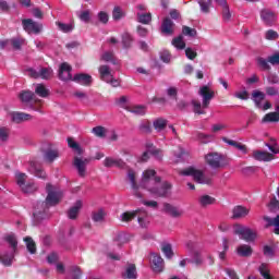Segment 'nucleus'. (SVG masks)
I'll return each instance as SVG.
<instances>
[{
  "mask_svg": "<svg viewBox=\"0 0 279 279\" xmlns=\"http://www.w3.org/2000/svg\"><path fill=\"white\" fill-rule=\"evenodd\" d=\"M182 33L184 36H190L191 38H195V36H197V31L189 26H183Z\"/></svg>",
  "mask_w": 279,
  "mask_h": 279,
  "instance_id": "nucleus-55",
  "label": "nucleus"
},
{
  "mask_svg": "<svg viewBox=\"0 0 279 279\" xmlns=\"http://www.w3.org/2000/svg\"><path fill=\"white\" fill-rule=\"evenodd\" d=\"M150 266L155 274H160L165 270V259L158 253L150 254Z\"/></svg>",
  "mask_w": 279,
  "mask_h": 279,
  "instance_id": "nucleus-13",
  "label": "nucleus"
},
{
  "mask_svg": "<svg viewBox=\"0 0 279 279\" xmlns=\"http://www.w3.org/2000/svg\"><path fill=\"white\" fill-rule=\"evenodd\" d=\"M34 98V93L32 92H22L20 94V99L23 101V104H28V101H32Z\"/></svg>",
  "mask_w": 279,
  "mask_h": 279,
  "instance_id": "nucleus-54",
  "label": "nucleus"
},
{
  "mask_svg": "<svg viewBox=\"0 0 279 279\" xmlns=\"http://www.w3.org/2000/svg\"><path fill=\"white\" fill-rule=\"evenodd\" d=\"M72 82H76V84H81L82 86H90L93 84V76L84 73L75 74Z\"/></svg>",
  "mask_w": 279,
  "mask_h": 279,
  "instance_id": "nucleus-20",
  "label": "nucleus"
},
{
  "mask_svg": "<svg viewBox=\"0 0 279 279\" xmlns=\"http://www.w3.org/2000/svg\"><path fill=\"white\" fill-rule=\"evenodd\" d=\"M205 162L211 169H223V167L227 165L226 157L218 153H208L205 156Z\"/></svg>",
  "mask_w": 279,
  "mask_h": 279,
  "instance_id": "nucleus-6",
  "label": "nucleus"
},
{
  "mask_svg": "<svg viewBox=\"0 0 279 279\" xmlns=\"http://www.w3.org/2000/svg\"><path fill=\"white\" fill-rule=\"evenodd\" d=\"M129 112L136 114L137 117H143L147 112L145 106H132L126 109Z\"/></svg>",
  "mask_w": 279,
  "mask_h": 279,
  "instance_id": "nucleus-36",
  "label": "nucleus"
},
{
  "mask_svg": "<svg viewBox=\"0 0 279 279\" xmlns=\"http://www.w3.org/2000/svg\"><path fill=\"white\" fill-rule=\"evenodd\" d=\"M35 95H38V97L46 99V97H49L50 92H49V88H47V86H45L44 84H36Z\"/></svg>",
  "mask_w": 279,
  "mask_h": 279,
  "instance_id": "nucleus-30",
  "label": "nucleus"
},
{
  "mask_svg": "<svg viewBox=\"0 0 279 279\" xmlns=\"http://www.w3.org/2000/svg\"><path fill=\"white\" fill-rule=\"evenodd\" d=\"M161 252L165 254L166 258H173V248L169 243L161 244Z\"/></svg>",
  "mask_w": 279,
  "mask_h": 279,
  "instance_id": "nucleus-41",
  "label": "nucleus"
},
{
  "mask_svg": "<svg viewBox=\"0 0 279 279\" xmlns=\"http://www.w3.org/2000/svg\"><path fill=\"white\" fill-rule=\"evenodd\" d=\"M72 68L69 65V63L64 62L61 63L59 66V80L62 82H73V75L71 74Z\"/></svg>",
  "mask_w": 279,
  "mask_h": 279,
  "instance_id": "nucleus-15",
  "label": "nucleus"
},
{
  "mask_svg": "<svg viewBox=\"0 0 279 279\" xmlns=\"http://www.w3.org/2000/svg\"><path fill=\"white\" fill-rule=\"evenodd\" d=\"M46 191L48 193L45 203L47 208H49V206H58L63 197L62 191L51 184L46 186Z\"/></svg>",
  "mask_w": 279,
  "mask_h": 279,
  "instance_id": "nucleus-5",
  "label": "nucleus"
},
{
  "mask_svg": "<svg viewBox=\"0 0 279 279\" xmlns=\"http://www.w3.org/2000/svg\"><path fill=\"white\" fill-rule=\"evenodd\" d=\"M80 210H82V201H76V203L68 211L69 219H77Z\"/></svg>",
  "mask_w": 279,
  "mask_h": 279,
  "instance_id": "nucleus-29",
  "label": "nucleus"
},
{
  "mask_svg": "<svg viewBox=\"0 0 279 279\" xmlns=\"http://www.w3.org/2000/svg\"><path fill=\"white\" fill-rule=\"evenodd\" d=\"M73 165L81 178L86 175V167L88 166V159L82 157H74Z\"/></svg>",
  "mask_w": 279,
  "mask_h": 279,
  "instance_id": "nucleus-16",
  "label": "nucleus"
},
{
  "mask_svg": "<svg viewBox=\"0 0 279 279\" xmlns=\"http://www.w3.org/2000/svg\"><path fill=\"white\" fill-rule=\"evenodd\" d=\"M253 158L255 160H258L259 162H270V160H274L276 156L271 153H267L264 150H255L253 151Z\"/></svg>",
  "mask_w": 279,
  "mask_h": 279,
  "instance_id": "nucleus-19",
  "label": "nucleus"
},
{
  "mask_svg": "<svg viewBox=\"0 0 279 279\" xmlns=\"http://www.w3.org/2000/svg\"><path fill=\"white\" fill-rule=\"evenodd\" d=\"M31 173L36 175V178H41L45 180L47 178V173H45V170L36 161H31V167H29Z\"/></svg>",
  "mask_w": 279,
  "mask_h": 279,
  "instance_id": "nucleus-25",
  "label": "nucleus"
},
{
  "mask_svg": "<svg viewBox=\"0 0 279 279\" xmlns=\"http://www.w3.org/2000/svg\"><path fill=\"white\" fill-rule=\"evenodd\" d=\"M180 175H191L197 184H213V177L193 167L180 171Z\"/></svg>",
  "mask_w": 279,
  "mask_h": 279,
  "instance_id": "nucleus-3",
  "label": "nucleus"
},
{
  "mask_svg": "<svg viewBox=\"0 0 279 279\" xmlns=\"http://www.w3.org/2000/svg\"><path fill=\"white\" fill-rule=\"evenodd\" d=\"M56 25L60 29V32H63V34H70V32H73L75 29V23H62V22H56Z\"/></svg>",
  "mask_w": 279,
  "mask_h": 279,
  "instance_id": "nucleus-33",
  "label": "nucleus"
},
{
  "mask_svg": "<svg viewBox=\"0 0 279 279\" xmlns=\"http://www.w3.org/2000/svg\"><path fill=\"white\" fill-rule=\"evenodd\" d=\"M128 180L131 183L133 195L137 199H143L141 189H145L154 197H167L169 191H171V183H162L160 177L156 175V170L148 169L144 171L140 185L136 184V172L134 170L128 171Z\"/></svg>",
  "mask_w": 279,
  "mask_h": 279,
  "instance_id": "nucleus-1",
  "label": "nucleus"
},
{
  "mask_svg": "<svg viewBox=\"0 0 279 279\" xmlns=\"http://www.w3.org/2000/svg\"><path fill=\"white\" fill-rule=\"evenodd\" d=\"M45 101L38 99L35 100V102L31 106L32 110H35V112H43V105Z\"/></svg>",
  "mask_w": 279,
  "mask_h": 279,
  "instance_id": "nucleus-58",
  "label": "nucleus"
},
{
  "mask_svg": "<svg viewBox=\"0 0 279 279\" xmlns=\"http://www.w3.org/2000/svg\"><path fill=\"white\" fill-rule=\"evenodd\" d=\"M105 217H106V211H104V209H98V210L94 211L92 215V219H93V221H95V223H101V221H104Z\"/></svg>",
  "mask_w": 279,
  "mask_h": 279,
  "instance_id": "nucleus-38",
  "label": "nucleus"
},
{
  "mask_svg": "<svg viewBox=\"0 0 279 279\" xmlns=\"http://www.w3.org/2000/svg\"><path fill=\"white\" fill-rule=\"evenodd\" d=\"M104 166L107 168L118 167L119 169H123V167H125V162L120 158L107 157L104 160Z\"/></svg>",
  "mask_w": 279,
  "mask_h": 279,
  "instance_id": "nucleus-23",
  "label": "nucleus"
},
{
  "mask_svg": "<svg viewBox=\"0 0 279 279\" xmlns=\"http://www.w3.org/2000/svg\"><path fill=\"white\" fill-rule=\"evenodd\" d=\"M68 146L70 147V149L74 150L77 156H82V154H84V148H82V146H80V143L75 142L73 137L68 138Z\"/></svg>",
  "mask_w": 279,
  "mask_h": 279,
  "instance_id": "nucleus-31",
  "label": "nucleus"
},
{
  "mask_svg": "<svg viewBox=\"0 0 279 279\" xmlns=\"http://www.w3.org/2000/svg\"><path fill=\"white\" fill-rule=\"evenodd\" d=\"M232 213L233 219H243V217H247V215H250V209L247 207L238 205L233 208Z\"/></svg>",
  "mask_w": 279,
  "mask_h": 279,
  "instance_id": "nucleus-24",
  "label": "nucleus"
},
{
  "mask_svg": "<svg viewBox=\"0 0 279 279\" xmlns=\"http://www.w3.org/2000/svg\"><path fill=\"white\" fill-rule=\"evenodd\" d=\"M252 99L257 108H263V101L265 100V93L255 89L252 93Z\"/></svg>",
  "mask_w": 279,
  "mask_h": 279,
  "instance_id": "nucleus-26",
  "label": "nucleus"
},
{
  "mask_svg": "<svg viewBox=\"0 0 279 279\" xmlns=\"http://www.w3.org/2000/svg\"><path fill=\"white\" fill-rule=\"evenodd\" d=\"M101 60H104V62H112L113 64L117 62V59H114V53L112 52L102 53Z\"/></svg>",
  "mask_w": 279,
  "mask_h": 279,
  "instance_id": "nucleus-56",
  "label": "nucleus"
},
{
  "mask_svg": "<svg viewBox=\"0 0 279 279\" xmlns=\"http://www.w3.org/2000/svg\"><path fill=\"white\" fill-rule=\"evenodd\" d=\"M234 97L236 99H242L243 101H247V99H250V93H247V90L236 92L234 94Z\"/></svg>",
  "mask_w": 279,
  "mask_h": 279,
  "instance_id": "nucleus-59",
  "label": "nucleus"
},
{
  "mask_svg": "<svg viewBox=\"0 0 279 279\" xmlns=\"http://www.w3.org/2000/svg\"><path fill=\"white\" fill-rule=\"evenodd\" d=\"M265 221H267L268 226L275 227V234H279V215L276 218L265 217Z\"/></svg>",
  "mask_w": 279,
  "mask_h": 279,
  "instance_id": "nucleus-39",
  "label": "nucleus"
},
{
  "mask_svg": "<svg viewBox=\"0 0 279 279\" xmlns=\"http://www.w3.org/2000/svg\"><path fill=\"white\" fill-rule=\"evenodd\" d=\"M153 125L157 132H162V130H165V128H167V120H165L162 118H158L157 120H155L153 122Z\"/></svg>",
  "mask_w": 279,
  "mask_h": 279,
  "instance_id": "nucleus-40",
  "label": "nucleus"
},
{
  "mask_svg": "<svg viewBox=\"0 0 279 279\" xmlns=\"http://www.w3.org/2000/svg\"><path fill=\"white\" fill-rule=\"evenodd\" d=\"M238 256H242L243 258H247L252 254V246L247 244H241L236 247Z\"/></svg>",
  "mask_w": 279,
  "mask_h": 279,
  "instance_id": "nucleus-32",
  "label": "nucleus"
},
{
  "mask_svg": "<svg viewBox=\"0 0 279 279\" xmlns=\"http://www.w3.org/2000/svg\"><path fill=\"white\" fill-rule=\"evenodd\" d=\"M57 158H60V153L56 149H49L44 155L46 162H53Z\"/></svg>",
  "mask_w": 279,
  "mask_h": 279,
  "instance_id": "nucleus-34",
  "label": "nucleus"
},
{
  "mask_svg": "<svg viewBox=\"0 0 279 279\" xmlns=\"http://www.w3.org/2000/svg\"><path fill=\"white\" fill-rule=\"evenodd\" d=\"M15 179H16V183L17 185L23 189L25 186V182H27V174L23 173V172H17L15 173Z\"/></svg>",
  "mask_w": 279,
  "mask_h": 279,
  "instance_id": "nucleus-44",
  "label": "nucleus"
},
{
  "mask_svg": "<svg viewBox=\"0 0 279 279\" xmlns=\"http://www.w3.org/2000/svg\"><path fill=\"white\" fill-rule=\"evenodd\" d=\"M123 279H136L138 278V272L136 271V265L128 264L122 272Z\"/></svg>",
  "mask_w": 279,
  "mask_h": 279,
  "instance_id": "nucleus-21",
  "label": "nucleus"
},
{
  "mask_svg": "<svg viewBox=\"0 0 279 279\" xmlns=\"http://www.w3.org/2000/svg\"><path fill=\"white\" fill-rule=\"evenodd\" d=\"M133 41L134 39L132 38V35H130V33L122 34V45L124 49H130V47H132Z\"/></svg>",
  "mask_w": 279,
  "mask_h": 279,
  "instance_id": "nucleus-42",
  "label": "nucleus"
},
{
  "mask_svg": "<svg viewBox=\"0 0 279 279\" xmlns=\"http://www.w3.org/2000/svg\"><path fill=\"white\" fill-rule=\"evenodd\" d=\"M11 121L13 123H24V121H32V114L25 112H11Z\"/></svg>",
  "mask_w": 279,
  "mask_h": 279,
  "instance_id": "nucleus-22",
  "label": "nucleus"
},
{
  "mask_svg": "<svg viewBox=\"0 0 279 279\" xmlns=\"http://www.w3.org/2000/svg\"><path fill=\"white\" fill-rule=\"evenodd\" d=\"M123 16H125V13L123 12V10L120 7H114L112 11L113 21H121Z\"/></svg>",
  "mask_w": 279,
  "mask_h": 279,
  "instance_id": "nucleus-51",
  "label": "nucleus"
},
{
  "mask_svg": "<svg viewBox=\"0 0 279 279\" xmlns=\"http://www.w3.org/2000/svg\"><path fill=\"white\" fill-rule=\"evenodd\" d=\"M98 71H99L100 80L102 82H106L107 84H111L113 88H117L120 86L121 83L119 82V80L114 78V76L112 75V71L110 70V66L100 65Z\"/></svg>",
  "mask_w": 279,
  "mask_h": 279,
  "instance_id": "nucleus-7",
  "label": "nucleus"
},
{
  "mask_svg": "<svg viewBox=\"0 0 279 279\" xmlns=\"http://www.w3.org/2000/svg\"><path fill=\"white\" fill-rule=\"evenodd\" d=\"M201 206H210L215 202V198L210 195H203L198 198Z\"/></svg>",
  "mask_w": 279,
  "mask_h": 279,
  "instance_id": "nucleus-47",
  "label": "nucleus"
},
{
  "mask_svg": "<svg viewBox=\"0 0 279 279\" xmlns=\"http://www.w3.org/2000/svg\"><path fill=\"white\" fill-rule=\"evenodd\" d=\"M197 3L203 14H208V12H210V8L213 7V0H197Z\"/></svg>",
  "mask_w": 279,
  "mask_h": 279,
  "instance_id": "nucleus-35",
  "label": "nucleus"
},
{
  "mask_svg": "<svg viewBox=\"0 0 279 279\" xmlns=\"http://www.w3.org/2000/svg\"><path fill=\"white\" fill-rule=\"evenodd\" d=\"M222 17H223V21H230V19L232 17V14L230 13V8H228V4H225V7H222Z\"/></svg>",
  "mask_w": 279,
  "mask_h": 279,
  "instance_id": "nucleus-62",
  "label": "nucleus"
},
{
  "mask_svg": "<svg viewBox=\"0 0 279 279\" xmlns=\"http://www.w3.org/2000/svg\"><path fill=\"white\" fill-rule=\"evenodd\" d=\"M22 25L27 34H40V32H43V24L37 23L32 19L23 20Z\"/></svg>",
  "mask_w": 279,
  "mask_h": 279,
  "instance_id": "nucleus-12",
  "label": "nucleus"
},
{
  "mask_svg": "<svg viewBox=\"0 0 279 279\" xmlns=\"http://www.w3.org/2000/svg\"><path fill=\"white\" fill-rule=\"evenodd\" d=\"M172 45L173 47H175V49H184L186 47V43H184V39L182 38V36L173 38Z\"/></svg>",
  "mask_w": 279,
  "mask_h": 279,
  "instance_id": "nucleus-52",
  "label": "nucleus"
},
{
  "mask_svg": "<svg viewBox=\"0 0 279 279\" xmlns=\"http://www.w3.org/2000/svg\"><path fill=\"white\" fill-rule=\"evenodd\" d=\"M266 40H276L278 39V33L274 29H269L265 34Z\"/></svg>",
  "mask_w": 279,
  "mask_h": 279,
  "instance_id": "nucleus-61",
  "label": "nucleus"
},
{
  "mask_svg": "<svg viewBox=\"0 0 279 279\" xmlns=\"http://www.w3.org/2000/svg\"><path fill=\"white\" fill-rule=\"evenodd\" d=\"M184 156H186V153L182 147H179L178 150L173 154V162H182L184 160Z\"/></svg>",
  "mask_w": 279,
  "mask_h": 279,
  "instance_id": "nucleus-43",
  "label": "nucleus"
},
{
  "mask_svg": "<svg viewBox=\"0 0 279 279\" xmlns=\"http://www.w3.org/2000/svg\"><path fill=\"white\" fill-rule=\"evenodd\" d=\"M92 132L98 138H106V134L108 131L104 126H96V128H93Z\"/></svg>",
  "mask_w": 279,
  "mask_h": 279,
  "instance_id": "nucleus-49",
  "label": "nucleus"
},
{
  "mask_svg": "<svg viewBox=\"0 0 279 279\" xmlns=\"http://www.w3.org/2000/svg\"><path fill=\"white\" fill-rule=\"evenodd\" d=\"M233 231H234V234H239L240 239H243V241L250 242L256 239V233L247 227L235 225L233 227Z\"/></svg>",
  "mask_w": 279,
  "mask_h": 279,
  "instance_id": "nucleus-8",
  "label": "nucleus"
},
{
  "mask_svg": "<svg viewBox=\"0 0 279 279\" xmlns=\"http://www.w3.org/2000/svg\"><path fill=\"white\" fill-rule=\"evenodd\" d=\"M4 241L9 243L10 247H12V253L1 255L0 260L2 265L10 267L14 260V252H16V247H19V241L16 240V235H14V233L7 234L4 236Z\"/></svg>",
  "mask_w": 279,
  "mask_h": 279,
  "instance_id": "nucleus-4",
  "label": "nucleus"
},
{
  "mask_svg": "<svg viewBox=\"0 0 279 279\" xmlns=\"http://www.w3.org/2000/svg\"><path fill=\"white\" fill-rule=\"evenodd\" d=\"M25 45V39L13 38L0 41L1 49H21Z\"/></svg>",
  "mask_w": 279,
  "mask_h": 279,
  "instance_id": "nucleus-14",
  "label": "nucleus"
},
{
  "mask_svg": "<svg viewBox=\"0 0 279 279\" xmlns=\"http://www.w3.org/2000/svg\"><path fill=\"white\" fill-rule=\"evenodd\" d=\"M140 131H141L143 134H149V133L151 132V123H149L148 120L143 121V122L140 124Z\"/></svg>",
  "mask_w": 279,
  "mask_h": 279,
  "instance_id": "nucleus-53",
  "label": "nucleus"
},
{
  "mask_svg": "<svg viewBox=\"0 0 279 279\" xmlns=\"http://www.w3.org/2000/svg\"><path fill=\"white\" fill-rule=\"evenodd\" d=\"M146 149L147 150L141 157V162H147V160H149V154H151V156H155L157 160H162V150L156 149V147H154V144L147 143Z\"/></svg>",
  "mask_w": 279,
  "mask_h": 279,
  "instance_id": "nucleus-11",
  "label": "nucleus"
},
{
  "mask_svg": "<svg viewBox=\"0 0 279 279\" xmlns=\"http://www.w3.org/2000/svg\"><path fill=\"white\" fill-rule=\"evenodd\" d=\"M278 121H279L278 112L267 113L262 120L263 123H278Z\"/></svg>",
  "mask_w": 279,
  "mask_h": 279,
  "instance_id": "nucleus-37",
  "label": "nucleus"
},
{
  "mask_svg": "<svg viewBox=\"0 0 279 279\" xmlns=\"http://www.w3.org/2000/svg\"><path fill=\"white\" fill-rule=\"evenodd\" d=\"M260 16H262L264 23H266V25H274V23L276 21V13L271 12L269 10L262 11Z\"/></svg>",
  "mask_w": 279,
  "mask_h": 279,
  "instance_id": "nucleus-28",
  "label": "nucleus"
},
{
  "mask_svg": "<svg viewBox=\"0 0 279 279\" xmlns=\"http://www.w3.org/2000/svg\"><path fill=\"white\" fill-rule=\"evenodd\" d=\"M26 247L31 254H36V242L29 236L24 238Z\"/></svg>",
  "mask_w": 279,
  "mask_h": 279,
  "instance_id": "nucleus-45",
  "label": "nucleus"
},
{
  "mask_svg": "<svg viewBox=\"0 0 279 279\" xmlns=\"http://www.w3.org/2000/svg\"><path fill=\"white\" fill-rule=\"evenodd\" d=\"M137 19L140 23H143L144 25H147L151 23V13H137Z\"/></svg>",
  "mask_w": 279,
  "mask_h": 279,
  "instance_id": "nucleus-46",
  "label": "nucleus"
},
{
  "mask_svg": "<svg viewBox=\"0 0 279 279\" xmlns=\"http://www.w3.org/2000/svg\"><path fill=\"white\" fill-rule=\"evenodd\" d=\"M135 217H137V221L141 228H147V226H149V215L147 214V211H145V209L125 211L121 214L120 219L121 221L129 223V221H132V219H135Z\"/></svg>",
  "mask_w": 279,
  "mask_h": 279,
  "instance_id": "nucleus-2",
  "label": "nucleus"
},
{
  "mask_svg": "<svg viewBox=\"0 0 279 279\" xmlns=\"http://www.w3.org/2000/svg\"><path fill=\"white\" fill-rule=\"evenodd\" d=\"M258 271L260 274V276H263L264 279H274L271 278V276L269 275V265L267 264H262L258 268Z\"/></svg>",
  "mask_w": 279,
  "mask_h": 279,
  "instance_id": "nucleus-48",
  "label": "nucleus"
},
{
  "mask_svg": "<svg viewBox=\"0 0 279 279\" xmlns=\"http://www.w3.org/2000/svg\"><path fill=\"white\" fill-rule=\"evenodd\" d=\"M223 143H227V145H230L231 147H235V149H239V151H242V154H247V146H245L242 143H239L234 140H229L227 137L222 138Z\"/></svg>",
  "mask_w": 279,
  "mask_h": 279,
  "instance_id": "nucleus-27",
  "label": "nucleus"
},
{
  "mask_svg": "<svg viewBox=\"0 0 279 279\" xmlns=\"http://www.w3.org/2000/svg\"><path fill=\"white\" fill-rule=\"evenodd\" d=\"M163 213L166 215H169V217H173L174 219H178L184 215V209L180 207H175L169 203L163 204Z\"/></svg>",
  "mask_w": 279,
  "mask_h": 279,
  "instance_id": "nucleus-17",
  "label": "nucleus"
},
{
  "mask_svg": "<svg viewBox=\"0 0 279 279\" xmlns=\"http://www.w3.org/2000/svg\"><path fill=\"white\" fill-rule=\"evenodd\" d=\"M27 75H29V77H34V80H38V77L41 80H49L53 75V70L50 68H41L39 71L28 69Z\"/></svg>",
  "mask_w": 279,
  "mask_h": 279,
  "instance_id": "nucleus-9",
  "label": "nucleus"
},
{
  "mask_svg": "<svg viewBox=\"0 0 279 279\" xmlns=\"http://www.w3.org/2000/svg\"><path fill=\"white\" fill-rule=\"evenodd\" d=\"M174 32L175 24L173 23V21H171V19L166 17L161 24V34H163L165 36H173Z\"/></svg>",
  "mask_w": 279,
  "mask_h": 279,
  "instance_id": "nucleus-18",
  "label": "nucleus"
},
{
  "mask_svg": "<svg viewBox=\"0 0 279 279\" xmlns=\"http://www.w3.org/2000/svg\"><path fill=\"white\" fill-rule=\"evenodd\" d=\"M38 187L36 186L35 183H26L23 187L22 191L23 193H34Z\"/></svg>",
  "mask_w": 279,
  "mask_h": 279,
  "instance_id": "nucleus-57",
  "label": "nucleus"
},
{
  "mask_svg": "<svg viewBox=\"0 0 279 279\" xmlns=\"http://www.w3.org/2000/svg\"><path fill=\"white\" fill-rule=\"evenodd\" d=\"M78 19L81 21H83V23H88L90 21V11L86 10V11H82L78 14Z\"/></svg>",
  "mask_w": 279,
  "mask_h": 279,
  "instance_id": "nucleus-60",
  "label": "nucleus"
},
{
  "mask_svg": "<svg viewBox=\"0 0 279 279\" xmlns=\"http://www.w3.org/2000/svg\"><path fill=\"white\" fill-rule=\"evenodd\" d=\"M198 95L203 97V108H208L210 100L215 97V90L208 87V85H204L199 88Z\"/></svg>",
  "mask_w": 279,
  "mask_h": 279,
  "instance_id": "nucleus-10",
  "label": "nucleus"
},
{
  "mask_svg": "<svg viewBox=\"0 0 279 279\" xmlns=\"http://www.w3.org/2000/svg\"><path fill=\"white\" fill-rule=\"evenodd\" d=\"M268 62L272 65L279 64V53L268 57Z\"/></svg>",
  "mask_w": 279,
  "mask_h": 279,
  "instance_id": "nucleus-64",
  "label": "nucleus"
},
{
  "mask_svg": "<svg viewBox=\"0 0 279 279\" xmlns=\"http://www.w3.org/2000/svg\"><path fill=\"white\" fill-rule=\"evenodd\" d=\"M268 208H270V210H279V201L276 199V196H274L269 204H268Z\"/></svg>",
  "mask_w": 279,
  "mask_h": 279,
  "instance_id": "nucleus-63",
  "label": "nucleus"
},
{
  "mask_svg": "<svg viewBox=\"0 0 279 279\" xmlns=\"http://www.w3.org/2000/svg\"><path fill=\"white\" fill-rule=\"evenodd\" d=\"M9 138H10V128L1 126L0 128V141H2V143H7V141H9Z\"/></svg>",
  "mask_w": 279,
  "mask_h": 279,
  "instance_id": "nucleus-50",
  "label": "nucleus"
}]
</instances>
